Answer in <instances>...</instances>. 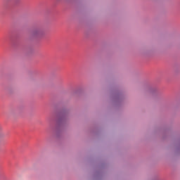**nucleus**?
<instances>
[{
  "instance_id": "obj_1",
  "label": "nucleus",
  "mask_w": 180,
  "mask_h": 180,
  "mask_svg": "<svg viewBox=\"0 0 180 180\" xmlns=\"http://www.w3.org/2000/svg\"><path fill=\"white\" fill-rule=\"evenodd\" d=\"M2 137H4V135L2 134H0V140L1 139H2Z\"/></svg>"
},
{
  "instance_id": "obj_2",
  "label": "nucleus",
  "mask_w": 180,
  "mask_h": 180,
  "mask_svg": "<svg viewBox=\"0 0 180 180\" xmlns=\"http://www.w3.org/2000/svg\"><path fill=\"white\" fill-rule=\"evenodd\" d=\"M35 34H37V32H35Z\"/></svg>"
}]
</instances>
